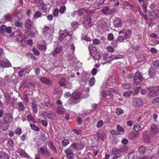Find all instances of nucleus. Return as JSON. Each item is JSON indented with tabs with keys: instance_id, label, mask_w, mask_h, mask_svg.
I'll list each match as a JSON object with an SVG mask.
<instances>
[{
	"instance_id": "51",
	"label": "nucleus",
	"mask_w": 159,
	"mask_h": 159,
	"mask_svg": "<svg viewBox=\"0 0 159 159\" xmlns=\"http://www.w3.org/2000/svg\"><path fill=\"white\" fill-rule=\"evenodd\" d=\"M103 124V122L102 120H100L98 121L97 123V128H100L101 127Z\"/></svg>"
},
{
	"instance_id": "3",
	"label": "nucleus",
	"mask_w": 159,
	"mask_h": 159,
	"mask_svg": "<svg viewBox=\"0 0 159 159\" xmlns=\"http://www.w3.org/2000/svg\"><path fill=\"white\" fill-rule=\"evenodd\" d=\"M59 83L61 86L64 88L70 89L72 87V83L70 80H60Z\"/></svg>"
},
{
	"instance_id": "15",
	"label": "nucleus",
	"mask_w": 159,
	"mask_h": 159,
	"mask_svg": "<svg viewBox=\"0 0 159 159\" xmlns=\"http://www.w3.org/2000/svg\"><path fill=\"white\" fill-rule=\"evenodd\" d=\"M143 137L144 141L146 142H149L151 139L147 131H145L143 133Z\"/></svg>"
},
{
	"instance_id": "7",
	"label": "nucleus",
	"mask_w": 159,
	"mask_h": 159,
	"mask_svg": "<svg viewBox=\"0 0 159 159\" xmlns=\"http://www.w3.org/2000/svg\"><path fill=\"white\" fill-rule=\"evenodd\" d=\"M82 97V93L79 91H74L71 94L72 98L75 100L80 101Z\"/></svg>"
},
{
	"instance_id": "13",
	"label": "nucleus",
	"mask_w": 159,
	"mask_h": 159,
	"mask_svg": "<svg viewBox=\"0 0 159 159\" xmlns=\"http://www.w3.org/2000/svg\"><path fill=\"white\" fill-rule=\"evenodd\" d=\"M0 66L3 68L8 67L11 66V64L7 61H4L0 60Z\"/></svg>"
},
{
	"instance_id": "39",
	"label": "nucleus",
	"mask_w": 159,
	"mask_h": 159,
	"mask_svg": "<svg viewBox=\"0 0 159 159\" xmlns=\"http://www.w3.org/2000/svg\"><path fill=\"white\" fill-rule=\"evenodd\" d=\"M81 38L87 41H89L91 40V39L89 37H87L86 35H85L84 34H81Z\"/></svg>"
},
{
	"instance_id": "42",
	"label": "nucleus",
	"mask_w": 159,
	"mask_h": 159,
	"mask_svg": "<svg viewBox=\"0 0 159 159\" xmlns=\"http://www.w3.org/2000/svg\"><path fill=\"white\" fill-rule=\"evenodd\" d=\"M70 143L69 140L68 139H64L63 140L62 142V146L63 147H66Z\"/></svg>"
},
{
	"instance_id": "38",
	"label": "nucleus",
	"mask_w": 159,
	"mask_h": 159,
	"mask_svg": "<svg viewBox=\"0 0 159 159\" xmlns=\"http://www.w3.org/2000/svg\"><path fill=\"white\" fill-rule=\"evenodd\" d=\"M141 87H137L134 89V92H132V94H133V95H137L139 92V90L140 89Z\"/></svg>"
},
{
	"instance_id": "54",
	"label": "nucleus",
	"mask_w": 159,
	"mask_h": 159,
	"mask_svg": "<svg viewBox=\"0 0 159 159\" xmlns=\"http://www.w3.org/2000/svg\"><path fill=\"white\" fill-rule=\"evenodd\" d=\"M33 52L34 54L36 56H39L40 54V52L37 49L35 48H33L32 49Z\"/></svg>"
},
{
	"instance_id": "57",
	"label": "nucleus",
	"mask_w": 159,
	"mask_h": 159,
	"mask_svg": "<svg viewBox=\"0 0 159 159\" xmlns=\"http://www.w3.org/2000/svg\"><path fill=\"white\" fill-rule=\"evenodd\" d=\"M83 9L79 8L77 11H74L72 13H71V15L72 17H74L75 16V15L77 14V12H79L80 11L82 10Z\"/></svg>"
},
{
	"instance_id": "41",
	"label": "nucleus",
	"mask_w": 159,
	"mask_h": 159,
	"mask_svg": "<svg viewBox=\"0 0 159 159\" xmlns=\"http://www.w3.org/2000/svg\"><path fill=\"white\" fill-rule=\"evenodd\" d=\"M109 9V7H108L107 6L104 7L102 9L101 11L102 13L107 14V11Z\"/></svg>"
},
{
	"instance_id": "27",
	"label": "nucleus",
	"mask_w": 159,
	"mask_h": 159,
	"mask_svg": "<svg viewBox=\"0 0 159 159\" xmlns=\"http://www.w3.org/2000/svg\"><path fill=\"white\" fill-rule=\"evenodd\" d=\"M0 159H9L8 155L4 152H2L0 154Z\"/></svg>"
},
{
	"instance_id": "58",
	"label": "nucleus",
	"mask_w": 159,
	"mask_h": 159,
	"mask_svg": "<svg viewBox=\"0 0 159 159\" xmlns=\"http://www.w3.org/2000/svg\"><path fill=\"white\" fill-rule=\"evenodd\" d=\"M107 49L109 52H112L114 51V49L113 48L110 46H107Z\"/></svg>"
},
{
	"instance_id": "64",
	"label": "nucleus",
	"mask_w": 159,
	"mask_h": 159,
	"mask_svg": "<svg viewBox=\"0 0 159 159\" xmlns=\"http://www.w3.org/2000/svg\"><path fill=\"white\" fill-rule=\"evenodd\" d=\"M27 118L31 121L32 122H35V119H34L32 116L31 115H29L27 116Z\"/></svg>"
},
{
	"instance_id": "12",
	"label": "nucleus",
	"mask_w": 159,
	"mask_h": 159,
	"mask_svg": "<svg viewBox=\"0 0 159 159\" xmlns=\"http://www.w3.org/2000/svg\"><path fill=\"white\" fill-rule=\"evenodd\" d=\"M37 6L38 7L39 10L46 11V7L45 5L42 1H40L39 2L37 3Z\"/></svg>"
},
{
	"instance_id": "40",
	"label": "nucleus",
	"mask_w": 159,
	"mask_h": 159,
	"mask_svg": "<svg viewBox=\"0 0 159 159\" xmlns=\"http://www.w3.org/2000/svg\"><path fill=\"white\" fill-rule=\"evenodd\" d=\"M62 90L61 87H59L57 88L56 89H55L54 91V93H62Z\"/></svg>"
},
{
	"instance_id": "24",
	"label": "nucleus",
	"mask_w": 159,
	"mask_h": 159,
	"mask_svg": "<svg viewBox=\"0 0 159 159\" xmlns=\"http://www.w3.org/2000/svg\"><path fill=\"white\" fill-rule=\"evenodd\" d=\"M48 145L51 149L54 152L57 153V150L54 147L52 142L51 141H48Z\"/></svg>"
},
{
	"instance_id": "36",
	"label": "nucleus",
	"mask_w": 159,
	"mask_h": 159,
	"mask_svg": "<svg viewBox=\"0 0 159 159\" xmlns=\"http://www.w3.org/2000/svg\"><path fill=\"white\" fill-rule=\"evenodd\" d=\"M151 15L152 16L158 17L159 16V11L157 10H155L152 11L151 13Z\"/></svg>"
},
{
	"instance_id": "6",
	"label": "nucleus",
	"mask_w": 159,
	"mask_h": 159,
	"mask_svg": "<svg viewBox=\"0 0 159 159\" xmlns=\"http://www.w3.org/2000/svg\"><path fill=\"white\" fill-rule=\"evenodd\" d=\"M66 154V156L67 159H73L75 154L72 149L70 148H66L65 151Z\"/></svg>"
},
{
	"instance_id": "60",
	"label": "nucleus",
	"mask_w": 159,
	"mask_h": 159,
	"mask_svg": "<svg viewBox=\"0 0 159 159\" xmlns=\"http://www.w3.org/2000/svg\"><path fill=\"white\" fill-rule=\"evenodd\" d=\"M15 133L16 134L20 135L22 133L21 129L20 128H17L15 131Z\"/></svg>"
},
{
	"instance_id": "10",
	"label": "nucleus",
	"mask_w": 159,
	"mask_h": 159,
	"mask_svg": "<svg viewBox=\"0 0 159 159\" xmlns=\"http://www.w3.org/2000/svg\"><path fill=\"white\" fill-rule=\"evenodd\" d=\"M113 24L116 27H121L122 25V22L121 19L119 18H116L114 21Z\"/></svg>"
},
{
	"instance_id": "20",
	"label": "nucleus",
	"mask_w": 159,
	"mask_h": 159,
	"mask_svg": "<svg viewBox=\"0 0 159 159\" xmlns=\"http://www.w3.org/2000/svg\"><path fill=\"white\" fill-rule=\"evenodd\" d=\"M134 80H143V79L142 74L139 71H137L136 73L134 76Z\"/></svg>"
},
{
	"instance_id": "5",
	"label": "nucleus",
	"mask_w": 159,
	"mask_h": 159,
	"mask_svg": "<svg viewBox=\"0 0 159 159\" xmlns=\"http://www.w3.org/2000/svg\"><path fill=\"white\" fill-rule=\"evenodd\" d=\"M84 147V145L83 143H74L71 144L70 148H73L76 150H80L83 149Z\"/></svg>"
},
{
	"instance_id": "35",
	"label": "nucleus",
	"mask_w": 159,
	"mask_h": 159,
	"mask_svg": "<svg viewBox=\"0 0 159 159\" xmlns=\"http://www.w3.org/2000/svg\"><path fill=\"white\" fill-rule=\"evenodd\" d=\"M18 105L19 107V109L20 111H23L25 109L24 105L21 102L18 103Z\"/></svg>"
},
{
	"instance_id": "14",
	"label": "nucleus",
	"mask_w": 159,
	"mask_h": 159,
	"mask_svg": "<svg viewBox=\"0 0 159 159\" xmlns=\"http://www.w3.org/2000/svg\"><path fill=\"white\" fill-rule=\"evenodd\" d=\"M40 151L41 152L43 155L46 157H48L50 155V153L49 151L46 149L41 147L40 148Z\"/></svg>"
},
{
	"instance_id": "56",
	"label": "nucleus",
	"mask_w": 159,
	"mask_h": 159,
	"mask_svg": "<svg viewBox=\"0 0 159 159\" xmlns=\"http://www.w3.org/2000/svg\"><path fill=\"white\" fill-rule=\"evenodd\" d=\"M149 3L142 5V7L143 9V10L144 12L146 13L147 12V8L148 5Z\"/></svg>"
},
{
	"instance_id": "18",
	"label": "nucleus",
	"mask_w": 159,
	"mask_h": 159,
	"mask_svg": "<svg viewBox=\"0 0 159 159\" xmlns=\"http://www.w3.org/2000/svg\"><path fill=\"white\" fill-rule=\"evenodd\" d=\"M149 75L151 78H153V77L155 75V70L152 67H151L149 68L148 70Z\"/></svg>"
},
{
	"instance_id": "29",
	"label": "nucleus",
	"mask_w": 159,
	"mask_h": 159,
	"mask_svg": "<svg viewBox=\"0 0 159 159\" xmlns=\"http://www.w3.org/2000/svg\"><path fill=\"white\" fill-rule=\"evenodd\" d=\"M30 127L32 129L35 131H39L40 130V128L34 124L30 123Z\"/></svg>"
},
{
	"instance_id": "1",
	"label": "nucleus",
	"mask_w": 159,
	"mask_h": 159,
	"mask_svg": "<svg viewBox=\"0 0 159 159\" xmlns=\"http://www.w3.org/2000/svg\"><path fill=\"white\" fill-rule=\"evenodd\" d=\"M131 34V30L128 29L126 30L125 32L122 31H120L119 32V34L120 35H119L117 39V40H114L111 44L113 45V43L115 44L114 45V47H117V43L118 41L120 42L123 41L125 39L127 40L129 39L130 36Z\"/></svg>"
},
{
	"instance_id": "28",
	"label": "nucleus",
	"mask_w": 159,
	"mask_h": 159,
	"mask_svg": "<svg viewBox=\"0 0 159 159\" xmlns=\"http://www.w3.org/2000/svg\"><path fill=\"white\" fill-rule=\"evenodd\" d=\"M152 64L155 69H158L159 68V61L158 60H154L152 61Z\"/></svg>"
},
{
	"instance_id": "22",
	"label": "nucleus",
	"mask_w": 159,
	"mask_h": 159,
	"mask_svg": "<svg viewBox=\"0 0 159 159\" xmlns=\"http://www.w3.org/2000/svg\"><path fill=\"white\" fill-rule=\"evenodd\" d=\"M25 27L28 29H31L32 27V24L30 19L27 20L25 23Z\"/></svg>"
},
{
	"instance_id": "31",
	"label": "nucleus",
	"mask_w": 159,
	"mask_h": 159,
	"mask_svg": "<svg viewBox=\"0 0 159 159\" xmlns=\"http://www.w3.org/2000/svg\"><path fill=\"white\" fill-rule=\"evenodd\" d=\"M112 152L114 154H120L121 153L120 149L116 148H113L112 150Z\"/></svg>"
},
{
	"instance_id": "46",
	"label": "nucleus",
	"mask_w": 159,
	"mask_h": 159,
	"mask_svg": "<svg viewBox=\"0 0 159 159\" xmlns=\"http://www.w3.org/2000/svg\"><path fill=\"white\" fill-rule=\"evenodd\" d=\"M25 70L23 69L21 71H19L18 73L20 77H22L23 75H25V73H27V71H25Z\"/></svg>"
},
{
	"instance_id": "37",
	"label": "nucleus",
	"mask_w": 159,
	"mask_h": 159,
	"mask_svg": "<svg viewBox=\"0 0 159 159\" xmlns=\"http://www.w3.org/2000/svg\"><path fill=\"white\" fill-rule=\"evenodd\" d=\"M116 129L118 132L122 133H124L125 132L124 129L120 125H118L117 126Z\"/></svg>"
},
{
	"instance_id": "32",
	"label": "nucleus",
	"mask_w": 159,
	"mask_h": 159,
	"mask_svg": "<svg viewBox=\"0 0 159 159\" xmlns=\"http://www.w3.org/2000/svg\"><path fill=\"white\" fill-rule=\"evenodd\" d=\"M4 96L6 99V102L7 103H9L10 102L11 98L9 94L7 93H5L4 94Z\"/></svg>"
},
{
	"instance_id": "23",
	"label": "nucleus",
	"mask_w": 159,
	"mask_h": 159,
	"mask_svg": "<svg viewBox=\"0 0 159 159\" xmlns=\"http://www.w3.org/2000/svg\"><path fill=\"white\" fill-rule=\"evenodd\" d=\"M45 44L44 45L41 44H39L37 45V47L38 49L40 50H43L45 51L47 49V44H46V43H45Z\"/></svg>"
},
{
	"instance_id": "4",
	"label": "nucleus",
	"mask_w": 159,
	"mask_h": 159,
	"mask_svg": "<svg viewBox=\"0 0 159 159\" xmlns=\"http://www.w3.org/2000/svg\"><path fill=\"white\" fill-rule=\"evenodd\" d=\"M13 118V116L10 113H5L3 116V120L4 121V124L5 125L11 122Z\"/></svg>"
},
{
	"instance_id": "33",
	"label": "nucleus",
	"mask_w": 159,
	"mask_h": 159,
	"mask_svg": "<svg viewBox=\"0 0 159 159\" xmlns=\"http://www.w3.org/2000/svg\"><path fill=\"white\" fill-rule=\"evenodd\" d=\"M42 16V13L40 11H36L34 16V17L35 19H37L39 17Z\"/></svg>"
},
{
	"instance_id": "62",
	"label": "nucleus",
	"mask_w": 159,
	"mask_h": 159,
	"mask_svg": "<svg viewBox=\"0 0 159 159\" xmlns=\"http://www.w3.org/2000/svg\"><path fill=\"white\" fill-rule=\"evenodd\" d=\"M4 16L5 19L7 21H10L11 20V16L9 15L6 14Z\"/></svg>"
},
{
	"instance_id": "16",
	"label": "nucleus",
	"mask_w": 159,
	"mask_h": 159,
	"mask_svg": "<svg viewBox=\"0 0 159 159\" xmlns=\"http://www.w3.org/2000/svg\"><path fill=\"white\" fill-rule=\"evenodd\" d=\"M57 113L62 114L65 113V110L63 108L62 106L60 105L57 107Z\"/></svg>"
},
{
	"instance_id": "26",
	"label": "nucleus",
	"mask_w": 159,
	"mask_h": 159,
	"mask_svg": "<svg viewBox=\"0 0 159 159\" xmlns=\"http://www.w3.org/2000/svg\"><path fill=\"white\" fill-rule=\"evenodd\" d=\"M116 55H111L109 57H107V59L105 60L106 62L103 63L104 64L107 63L109 62V61H111L116 59Z\"/></svg>"
},
{
	"instance_id": "9",
	"label": "nucleus",
	"mask_w": 159,
	"mask_h": 159,
	"mask_svg": "<svg viewBox=\"0 0 159 159\" xmlns=\"http://www.w3.org/2000/svg\"><path fill=\"white\" fill-rule=\"evenodd\" d=\"M139 136V134L137 132H132L128 135V138L131 140L136 139Z\"/></svg>"
},
{
	"instance_id": "63",
	"label": "nucleus",
	"mask_w": 159,
	"mask_h": 159,
	"mask_svg": "<svg viewBox=\"0 0 159 159\" xmlns=\"http://www.w3.org/2000/svg\"><path fill=\"white\" fill-rule=\"evenodd\" d=\"M49 29V27L48 26H45L44 28L43 29V32L45 33H47Z\"/></svg>"
},
{
	"instance_id": "52",
	"label": "nucleus",
	"mask_w": 159,
	"mask_h": 159,
	"mask_svg": "<svg viewBox=\"0 0 159 159\" xmlns=\"http://www.w3.org/2000/svg\"><path fill=\"white\" fill-rule=\"evenodd\" d=\"M66 7L64 6H62L60 8L59 11L60 12L61 14H62L64 13L65 11H66Z\"/></svg>"
},
{
	"instance_id": "2",
	"label": "nucleus",
	"mask_w": 159,
	"mask_h": 159,
	"mask_svg": "<svg viewBox=\"0 0 159 159\" xmlns=\"http://www.w3.org/2000/svg\"><path fill=\"white\" fill-rule=\"evenodd\" d=\"M150 134L151 136H153L158 134V126L155 124L151 125L150 129Z\"/></svg>"
},
{
	"instance_id": "34",
	"label": "nucleus",
	"mask_w": 159,
	"mask_h": 159,
	"mask_svg": "<svg viewBox=\"0 0 159 159\" xmlns=\"http://www.w3.org/2000/svg\"><path fill=\"white\" fill-rule=\"evenodd\" d=\"M132 91L128 90L126 92H125L124 93V96L126 98H129L130 95L132 94Z\"/></svg>"
},
{
	"instance_id": "17",
	"label": "nucleus",
	"mask_w": 159,
	"mask_h": 159,
	"mask_svg": "<svg viewBox=\"0 0 159 159\" xmlns=\"http://www.w3.org/2000/svg\"><path fill=\"white\" fill-rule=\"evenodd\" d=\"M31 104L33 112L35 113H37L38 111V105L36 104L35 101H33L31 103Z\"/></svg>"
},
{
	"instance_id": "45",
	"label": "nucleus",
	"mask_w": 159,
	"mask_h": 159,
	"mask_svg": "<svg viewBox=\"0 0 159 159\" xmlns=\"http://www.w3.org/2000/svg\"><path fill=\"white\" fill-rule=\"evenodd\" d=\"M7 27L5 25H2L0 27L1 33L3 34L6 31Z\"/></svg>"
},
{
	"instance_id": "48",
	"label": "nucleus",
	"mask_w": 159,
	"mask_h": 159,
	"mask_svg": "<svg viewBox=\"0 0 159 159\" xmlns=\"http://www.w3.org/2000/svg\"><path fill=\"white\" fill-rule=\"evenodd\" d=\"M132 84H125L123 85V88L125 89H129L131 87Z\"/></svg>"
},
{
	"instance_id": "61",
	"label": "nucleus",
	"mask_w": 159,
	"mask_h": 159,
	"mask_svg": "<svg viewBox=\"0 0 159 159\" xmlns=\"http://www.w3.org/2000/svg\"><path fill=\"white\" fill-rule=\"evenodd\" d=\"M108 38L109 40H112L114 39L113 35L111 33L109 34H108Z\"/></svg>"
},
{
	"instance_id": "47",
	"label": "nucleus",
	"mask_w": 159,
	"mask_h": 159,
	"mask_svg": "<svg viewBox=\"0 0 159 159\" xmlns=\"http://www.w3.org/2000/svg\"><path fill=\"white\" fill-rule=\"evenodd\" d=\"M152 103L153 104H159V97H157L153 99L152 100Z\"/></svg>"
},
{
	"instance_id": "50",
	"label": "nucleus",
	"mask_w": 159,
	"mask_h": 159,
	"mask_svg": "<svg viewBox=\"0 0 159 159\" xmlns=\"http://www.w3.org/2000/svg\"><path fill=\"white\" fill-rule=\"evenodd\" d=\"M41 81L42 82L48 85H51L52 83V82L51 80H41Z\"/></svg>"
},
{
	"instance_id": "11",
	"label": "nucleus",
	"mask_w": 159,
	"mask_h": 159,
	"mask_svg": "<svg viewBox=\"0 0 159 159\" xmlns=\"http://www.w3.org/2000/svg\"><path fill=\"white\" fill-rule=\"evenodd\" d=\"M62 51V48L61 47L57 48L54 51H53L50 53V55L55 56L57 54L60 53Z\"/></svg>"
},
{
	"instance_id": "21",
	"label": "nucleus",
	"mask_w": 159,
	"mask_h": 159,
	"mask_svg": "<svg viewBox=\"0 0 159 159\" xmlns=\"http://www.w3.org/2000/svg\"><path fill=\"white\" fill-rule=\"evenodd\" d=\"M159 94V92L154 90L151 92H149L148 94V96L149 97H153L158 95Z\"/></svg>"
},
{
	"instance_id": "43",
	"label": "nucleus",
	"mask_w": 159,
	"mask_h": 159,
	"mask_svg": "<svg viewBox=\"0 0 159 159\" xmlns=\"http://www.w3.org/2000/svg\"><path fill=\"white\" fill-rule=\"evenodd\" d=\"M139 152L141 154H144L146 151L145 148L143 146H141L139 149Z\"/></svg>"
},
{
	"instance_id": "55",
	"label": "nucleus",
	"mask_w": 159,
	"mask_h": 159,
	"mask_svg": "<svg viewBox=\"0 0 159 159\" xmlns=\"http://www.w3.org/2000/svg\"><path fill=\"white\" fill-rule=\"evenodd\" d=\"M101 94L102 95V97L104 98H106L107 97V96L111 95L112 94L111 93H106L104 91L102 92Z\"/></svg>"
},
{
	"instance_id": "59",
	"label": "nucleus",
	"mask_w": 159,
	"mask_h": 159,
	"mask_svg": "<svg viewBox=\"0 0 159 159\" xmlns=\"http://www.w3.org/2000/svg\"><path fill=\"white\" fill-rule=\"evenodd\" d=\"M59 12V10L57 8L55 9L53 12L52 14L54 16H57Z\"/></svg>"
},
{
	"instance_id": "25",
	"label": "nucleus",
	"mask_w": 159,
	"mask_h": 159,
	"mask_svg": "<svg viewBox=\"0 0 159 159\" xmlns=\"http://www.w3.org/2000/svg\"><path fill=\"white\" fill-rule=\"evenodd\" d=\"M19 153L20 155L24 157L28 158L30 157V156L24 150H20L19 152Z\"/></svg>"
},
{
	"instance_id": "30",
	"label": "nucleus",
	"mask_w": 159,
	"mask_h": 159,
	"mask_svg": "<svg viewBox=\"0 0 159 159\" xmlns=\"http://www.w3.org/2000/svg\"><path fill=\"white\" fill-rule=\"evenodd\" d=\"M48 118L49 119H53L56 117V114L51 111H48Z\"/></svg>"
},
{
	"instance_id": "19",
	"label": "nucleus",
	"mask_w": 159,
	"mask_h": 159,
	"mask_svg": "<svg viewBox=\"0 0 159 159\" xmlns=\"http://www.w3.org/2000/svg\"><path fill=\"white\" fill-rule=\"evenodd\" d=\"M91 21V18L88 16H85L84 18L83 24L89 25Z\"/></svg>"
},
{
	"instance_id": "8",
	"label": "nucleus",
	"mask_w": 159,
	"mask_h": 159,
	"mask_svg": "<svg viewBox=\"0 0 159 159\" xmlns=\"http://www.w3.org/2000/svg\"><path fill=\"white\" fill-rule=\"evenodd\" d=\"M133 105L135 107H138L142 105L143 103L142 100L139 98H134L133 100Z\"/></svg>"
},
{
	"instance_id": "49",
	"label": "nucleus",
	"mask_w": 159,
	"mask_h": 159,
	"mask_svg": "<svg viewBox=\"0 0 159 159\" xmlns=\"http://www.w3.org/2000/svg\"><path fill=\"white\" fill-rule=\"evenodd\" d=\"M72 34L70 33V32H64L61 33V36H63V37H65L67 36H70Z\"/></svg>"
},
{
	"instance_id": "53",
	"label": "nucleus",
	"mask_w": 159,
	"mask_h": 159,
	"mask_svg": "<svg viewBox=\"0 0 159 159\" xmlns=\"http://www.w3.org/2000/svg\"><path fill=\"white\" fill-rule=\"evenodd\" d=\"M123 112V110L120 108H118L116 110V113L118 115H120Z\"/></svg>"
},
{
	"instance_id": "44",
	"label": "nucleus",
	"mask_w": 159,
	"mask_h": 159,
	"mask_svg": "<svg viewBox=\"0 0 159 159\" xmlns=\"http://www.w3.org/2000/svg\"><path fill=\"white\" fill-rule=\"evenodd\" d=\"M140 128V126L137 124L134 125L133 126V129L136 131V132H137L138 131H139Z\"/></svg>"
}]
</instances>
